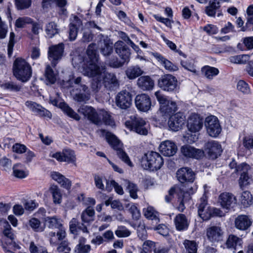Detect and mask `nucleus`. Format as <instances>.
Here are the masks:
<instances>
[{
  "instance_id": "nucleus-1",
  "label": "nucleus",
  "mask_w": 253,
  "mask_h": 253,
  "mask_svg": "<svg viewBox=\"0 0 253 253\" xmlns=\"http://www.w3.org/2000/svg\"><path fill=\"white\" fill-rule=\"evenodd\" d=\"M82 73L84 76L92 78L91 87L94 91H98L103 84L111 90L119 86V83L115 75L106 72L104 66L90 64L89 66L84 67Z\"/></svg>"
},
{
  "instance_id": "nucleus-2",
  "label": "nucleus",
  "mask_w": 253,
  "mask_h": 253,
  "mask_svg": "<svg viewBox=\"0 0 253 253\" xmlns=\"http://www.w3.org/2000/svg\"><path fill=\"white\" fill-rule=\"evenodd\" d=\"M13 74L17 80L25 83L28 81L32 76V67L25 59L17 58L14 61Z\"/></svg>"
},
{
  "instance_id": "nucleus-3",
  "label": "nucleus",
  "mask_w": 253,
  "mask_h": 253,
  "mask_svg": "<svg viewBox=\"0 0 253 253\" xmlns=\"http://www.w3.org/2000/svg\"><path fill=\"white\" fill-rule=\"evenodd\" d=\"M164 163L162 156L157 152H149L142 157L141 166L146 169L157 170L159 169Z\"/></svg>"
},
{
  "instance_id": "nucleus-4",
  "label": "nucleus",
  "mask_w": 253,
  "mask_h": 253,
  "mask_svg": "<svg viewBox=\"0 0 253 253\" xmlns=\"http://www.w3.org/2000/svg\"><path fill=\"white\" fill-rule=\"evenodd\" d=\"M105 135L106 139L112 147L116 151L117 154L120 159L129 166L132 167V164L127 154L123 150V144L112 133L102 130Z\"/></svg>"
},
{
  "instance_id": "nucleus-5",
  "label": "nucleus",
  "mask_w": 253,
  "mask_h": 253,
  "mask_svg": "<svg viewBox=\"0 0 253 253\" xmlns=\"http://www.w3.org/2000/svg\"><path fill=\"white\" fill-rule=\"evenodd\" d=\"M194 191L192 187L186 189L185 186L183 185L180 186L175 185L170 189V195H171L174 193H176L178 197V201L179 202V204L177 209L179 211L182 212L184 211L185 208L184 204L190 200V195Z\"/></svg>"
},
{
  "instance_id": "nucleus-6",
  "label": "nucleus",
  "mask_w": 253,
  "mask_h": 253,
  "mask_svg": "<svg viewBox=\"0 0 253 253\" xmlns=\"http://www.w3.org/2000/svg\"><path fill=\"white\" fill-rule=\"evenodd\" d=\"M131 122L126 121V126L137 133L146 135L149 129L148 122L142 118L133 116L131 117Z\"/></svg>"
},
{
  "instance_id": "nucleus-7",
  "label": "nucleus",
  "mask_w": 253,
  "mask_h": 253,
  "mask_svg": "<svg viewBox=\"0 0 253 253\" xmlns=\"http://www.w3.org/2000/svg\"><path fill=\"white\" fill-rule=\"evenodd\" d=\"M158 85L164 91L173 92L176 91L178 88V81L174 76L166 74L159 79Z\"/></svg>"
},
{
  "instance_id": "nucleus-8",
  "label": "nucleus",
  "mask_w": 253,
  "mask_h": 253,
  "mask_svg": "<svg viewBox=\"0 0 253 253\" xmlns=\"http://www.w3.org/2000/svg\"><path fill=\"white\" fill-rule=\"evenodd\" d=\"M205 126L208 134L212 137H217L222 130L218 118L214 116L207 117L205 120Z\"/></svg>"
},
{
  "instance_id": "nucleus-9",
  "label": "nucleus",
  "mask_w": 253,
  "mask_h": 253,
  "mask_svg": "<svg viewBox=\"0 0 253 253\" xmlns=\"http://www.w3.org/2000/svg\"><path fill=\"white\" fill-rule=\"evenodd\" d=\"M64 49V45L62 43L49 47L48 57L53 66L55 67L61 59L63 55Z\"/></svg>"
},
{
  "instance_id": "nucleus-10",
  "label": "nucleus",
  "mask_w": 253,
  "mask_h": 253,
  "mask_svg": "<svg viewBox=\"0 0 253 253\" xmlns=\"http://www.w3.org/2000/svg\"><path fill=\"white\" fill-rule=\"evenodd\" d=\"M132 102V95L126 90L119 92L115 97L116 105L121 109H126L130 107Z\"/></svg>"
},
{
  "instance_id": "nucleus-11",
  "label": "nucleus",
  "mask_w": 253,
  "mask_h": 253,
  "mask_svg": "<svg viewBox=\"0 0 253 253\" xmlns=\"http://www.w3.org/2000/svg\"><path fill=\"white\" fill-rule=\"evenodd\" d=\"M203 126V119L199 115L193 113L187 119V127L189 131L196 133L200 131Z\"/></svg>"
},
{
  "instance_id": "nucleus-12",
  "label": "nucleus",
  "mask_w": 253,
  "mask_h": 253,
  "mask_svg": "<svg viewBox=\"0 0 253 253\" xmlns=\"http://www.w3.org/2000/svg\"><path fill=\"white\" fill-rule=\"evenodd\" d=\"M78 112L91 123L97 125L100 124L99 113L98 114L93 107L83 105L78 109Z\"/></svg>"
},
{
  "instance_id": "nucleus-13",
  "label": "nucleus",
  "mask_w": 253,
  "mask_h": 253,
  "mask_svg": "<svg viewBox=\"0 0 253 253\" xmlns=\"http://www.w3.org/2000/svg\"><path fill=\"white\" fill-rule=\"evenodd\" d=\"M115 51L121 59L126 63L130 60V51L127 45L122 41H118L114 44Z\"/></svg>"
},
{
  "instance_id": "nucleus-14",
  "label": "nucleus",
  "mask_w": 253,
  "mask_h": 253,
  "mask_svg": "<svg viewBox=\"0 0 253 253\" xmlns=\"http://www.w3.org/2000/svg\"><path fill=\"white\" fill-rule=\"evenodd\" d=\"M97 44L100 52L105 56H108L113 52V42L108 37L102 34L98 36Z\"/></svg>"
},
{
  "instance_id": "nucleus-15",
  "label": "nucleus",
  "mask_w": 253,
  "mask_h": 253,
  "mask_svg": "<svg viewBox=\"0 0 253 253\" xmlns=\"http://www.w3.org/2000/svg\"><path fill=\"white\" fill-rule=\"evenodd\" d=\"M135 104L137 109L142 112H147L151 109L152 106L151 98L146 93L136 95Z\"/></svg>"
},
{
  "instance_id": "nucleus-16",
  "label": "nucleus",
  "mask_w": 253,
  "mask_h": 253,
  "mask_svg": "<svg viewBox=\"0 0 253 253\" xmlns=\"http://www.w3.org/2000/svg\"><path fill=\"white\" fill-rule=\"evenodd\" d=\"M205 151L211 159H215L220 156L222 150L220 144L217 141H208L205 145Z\"/></svg>"
},
{
  "instance_id": "nucleus-17",
  "label": "nucleus",
  "mask_w": 253,
  "mask_h": 253,
  "mask_svg": "<svg viewBox=\"0 0 253 253\" xmlns=\"http://www.w3.org/2000/svg\"><path fill=\"white\" fill-rule=\"evenodd\" d=\"M198 214L204 220H208L212 216L211 208L208 206L207 198L205 195L200 199L198 206Z\"/></svg>"
},
{
  "instance_id": "nucleus-18",
  "label": "nucleus",
  "mask_w": 253,
  "mask_h": 253,
  "mask_svg": "<svg viewBox=\"0 0 253 253\" xmlns=\"http://www.w3.org/2000/svg\"><path fill=\"white\" fill-rule=\"evenodd\" d=\"M185 117L183 113L178 112L171 115L169 120L168 125L173 131H177L180 129L184 124Z\"/></svg>"
},
{
  "instance_id": "nucleus-19",
  "label": "nucleus",
  "mask_w": 253,
  "mask_h": 253,
  "mask_svg": "<svg viewBox=\"0 0 253 253\" xmlns=\"http://www.w3.org/2000/svg\"><path fill=\"white\" fill-rule=\"evenodd\" d=\"M218 201L222 208L227 210L233 208L236 203V199L234 195L228 192L221 193L219 196Z\"/></svg>"
},
{
  "instance_id": "nucleus-20",
  "label": "nucleus",
  "mask_w": 253,
  "mask_h": 253,
  "mask_svg": "<svg viewBox=\"0 0 253 253\" xmlns=\"http://www.w3.org/2000/svg\"><path fill=\"white\" fill-rule=\"evenodd\" d=\"M52 157L59 162H66L68 163L75 164L76 161L74 151L70 149H64L62 152H56L53 154Z\"/></svg>"
},
{
  "instance_id": "nucleus-21",
  "label": "nucleus",
  "mask_w": 253,
  "mask_h": 253,
  "mask_svg": "<svg viewBox=\"0 0 253 253\" xmlns=\"http://www.w3.org/2000/svg\"><path fill=\"white\" fill-rule=\"evenodd\" d=\"M223 232L219 226H212L207 229L208 239L212 243L222 240Z\"/></svg>"
},
{
  "instance_id": "nucleus-22",
  "label": "nucleus",
  "mask_w": 253,
  "mask_h": 253,
  "mask_svg": "<svg viewBox=\"0 0 253 253\" xmlns=\"http://www.w3.org/2000/svg\"><path fill=\"white\" fill-rule=\"evenodd\" d=\"M159 150L164 156L170 157L176 153L177 148L173 142L170 140H166L161 143L159 146Z\"/></svg>"
},
{
  "instance_id": "nucleus-23",
  "label": "nucleus",
  "mask_w": 253,
  "mask_h": 253,
  "mask_svg": "<svg viewBox=\"0 0 253 253\" xmlns=\"http://www.w3.org/2000/svg\"><path fill=\"white\" fill-rule=\"evenodd\" d=\"M177 179L181 183L186 182H193L195 179V174L191 169L188 168H182L176 172Z\"/></svg>"
},
{
  "instance_id": "nucleus-24",
  "label": "nucleus",
  "mask_w": 253,
  "mask_h": 253,
  "mask_svg": "<svg viewBox=\"0 0 253 253\" xmlns=\"http://www.w3.org/2000/svg\"><path fill=\"white\" fill-rule=\"evenodd\" d=\"M50 102L55 106H59L60 108L70 117L76 120L80 119V116L72 108L64 102L60 101L58 98H53L50 97Z\"/></svg>"
},
{
  "instance_id": "nucleus-25",
  "label": "nucleus",
  "mask_w": 253,
  "mask_h": 253,
  "mask_svg": "<svg viewBox=\"0 0 253 253\" xmlns=\"http://www.w3.org/2000/svg\"><path fill=\"white\" fill-rule=\"evenodd\" d=\"M252 224V219L248 215L241 214L235 218V227L241 231L248 230Z\"/></svg>"
},
{
  "instance_id": "nucleus-26",
  "label": "nucleus",
  "mask_w": 253,
  "mask_h": 253,
  "mask_svg": "<svg viewBox=\"0 0 253 253\" xmlns=\"http://www.w3.org/2000/svg\"><path fill=\"white\" fill-rule=\"evenodd\" d=\"M66 237L65 228L58 229L56 232L51 231L49 233V241L51 246H57L60 242L64 241Z\"/></svg>"
},
{
  "instance_id": "nucleus-27",
  "label": "nucleus",
  "mask_w": 253,
  "mask_h": 253,
  "mask_svg": "<svg viewBox=\"0 0 253 253\" xmlns=\"http://www.w3.org/2000/svg\"><path fill=\"white\" fill-rule=\"evenodd\" d=\"M251 167L246 163H242L238 166L237 171H242L239 180V183L241 188L249 184V177L247 173Z\"/></svg>"
},
{
  "instance_id": "nucleus-28",
  "label": "nucleus",
  "mask_w": 253,
  "mask_h": 253,
  "mask_svg": "<svg viewBox=\"0 0 253 253\" xmlns=\"http://www.w3.org/2000/svg\"><path fill=\"white\" fill-rule=\"evenodd\" d=\"M182 154L186 157L199 159L204 156V151L198 149H196L189 145H185L181 147Z\"/></svg>"
},
{
  "instance_id": "nucleus-29",
  "label": "nucleus",
  "mask_w": 253,
  "mask_h": 253,
  "mask_svg": "<svg viewBox=\"0 0 253 253\" xmlns=\"http://www.w3.org/2000/svg\"><path fill=\"white\" fill-rule=\"evenodd\" d=\"M63 220L61 218L57 216H46L44 217V224L49 229L65 228L62 224Z\"/></svg>"
},
{
  "instance_id": "nucleus-30",
  "label": "nucleus",
  "mask_w": 253,
  "mask_h": 253,
  "mask_svg": "<svg viewBox=\"0 0 253 253\" xmlns=\"http://www.w3.org/2000/svg\"><path fill=\"white\" fill-rule=\"evenodd\" d=\"M25 105L33 112L37 113L40 116H47L48 117H50L51 116V114L48 111L36 102L27 101L26 102Z\"/></svg>"
},
{
  "instance_id": "nucleus-31",
  "label": "nucleus",
  "mask_w": 253,
  "mask_h": 253,
  "mask_svg": "<svg viewBox=\"0 0 253 253\" xmlns=\"http://www.w3.org/2000/svg\"><path fill=\"white\" fill-rule=\"evenodd\" d=\"M86 53L87 56L90 59V61L88 62L86 64L84 63L82 65V70L84 69V66H89L90 64H94L96 62H97L98 59V55L97 54L96 50L95 44L91 43L90 44L87 49Z\"/></svg>"
},
{
  "instance_id": "nucleus-32",
  "label": "nucleus",
  "mask_w": 253,
  "mask_h": 253,
  "mask_svg": "<svg viewBox=\"0 0 253 253\" xmlns=\"http://www.w3.org/2000/svg\"><path fill=\"white\" fill-rule=\"evenodd\" d=\"M95 211L92 208L88 206L81 214L82 223L86 225V228L94 220Z\"/></svg>"
},
{
  "instance_id": "nucleus-33",
  "label": "nucleus",
  "mask_w": 253,
  "mask_h": 253,
  "mask_svg": "<svg viewBox=\"0 0 253 253\" xmlns=\"http://www.w3.org/2000/svg\"><path fill=\"white\" fill-rule=\"evenodd\" d=\"M174 221L176 229L178 231L186 230L189 224V221L186 216L182 213L177 214L175 216Z\"/></svg>"
},
{
  "instance_id": "nucleus-34",
  "label": "nucleus",
  "mask_w": 253,
  "mask_h": 253,
  "mask_svg": "<svg viewBox=\"0 0 253 253\" xmlns=\"http://www.w3.org/2000/svg\"><path fill=\"white\" fill-rule=\"evenodd\" d=\"M137 85L143 90H149L153 89L154 82L149 76H141L137 80Z\"/></svg>"
},
{
  "instance_id": "nucleus-35",
  "label": "nucleus",
  "mask_w": 253,
  "mask_h": 253,
  "mask_svg": "<svg viewBox=\"0 0 253 253\" xmlns=\"http://www.w3.org/2000/svg\"><path fill=\"white\" fill-rule=\"evenodd\" d=\"M154 56L159 62H161L166 70L170 72H174L178 70V68L176 65L164 58L161 55L158 53H155L154 54Z\"/></svg>"
},
{
  "instance_id": "nucleus-36",
  "label": "nucleus",
  "mask_w": 253,
  "mask_h": 253,
  "mask_svg": "<svg viewBox=\"0 0 253 253\" xmlns=\"http://www.w3.org/2000/svg\"><path fill=\"white\" fill-rule=\"evenodd\" d=\"M220 4L217 0L210 1L209 5L205 8V12L211 17H214L216 11L220 8Z\"/></svg>"
},
{
  "instance_id": "nucleus-37",
  "label": "nucleus",
  "mask_w": 253,
  "mask_h": 253,
  "mask_svg": "<svg viewBox=\"0 0 253 253\" xmlns=\"http://www.w3.org/2000/svg\"><path fill=\"white\" fill-rule=\"evenodd\" d=\"M53 198V202L55 204H59L62 202V195L61 190L56 185H51L49 188Z\"/></svg>"
},
{
  "instance_id": "nucleus-38",
  "label": "nucleus",
  "mask_w": 253,
  "mask_h": 253,
  "mask_svg": "<svg viewBox=\"0 0 253 253\" xmlns=\"http://www.w3.org/2000/svg\"><path fill=\"white\" fill-rule=\"evenodd\" d=\"M143 74V70L138 66H130L126 71L127 77L130 80L135 79Z\"/></svg>"
},
{
  "instance_id": "nucleus-39",
  "label": "nucleus",
  "mask_w": 253,
  "mask_h": 253,
  "mask_svg": "<svg viewBox=\"0 0 253 253\" xmlns=\"http://www.w3.org/2000/svg\"><path fill=\"white\" fill-rule=\"evenodd\" d=\"M201 71L203 74L209 80L212 79L214 76L219 74V70L217 68L209 66L203 67Z\"/></svg>"
},
{
  "instance_id": "nucleus-40",
  "label": "nucleus",
  "mask_w": 253,
  "mask_h": 253,
  "mask_svg": "<svg viewBox=\"0 0 253 253\" xmlns=\"http://www.w3.org/2000/svg\"><path fill=\"white\" fill-rule=\"evenodd\" d=\"M70 230L72 233H74L77 230V228L83 231L84 233H88L86 228V225L84 223H79L77 219L73 218L70 221L69 223Z\"/></svg>"
},
{
  "instance_id": "nucleus-41",
  "label": "nucleus",
  "mask_w": 253,
  "mask_h": 253,
  "mask_svg": "<svg viewBox=\"0 0 253 253\" xmlns=\"http://www.w3.org/2000/svg\"><path fill=\"white\" fill-rule=\"evenodd\" d=\"M45 77L47 84H53L56 81V74L54 72L49 65L46 66Z\"/></svg>"
},
{
  "instance_id": "nucleus-42",
  "label": "nucleus",
  "mask_w": 253,
  "mask_h": 253,
  "mask_svg": "<svg viewBox=\"0 0 253 253\" xmlns=\"http://www.w3.org/2000/svg\"><path fill=\"white\" fill-rule=\"evenodd\" d=\"M23 167L21 164H16L13 166V174L15 177L23 178L27 176L28 173L23 169Z\"/></svg>"
},
{
  "instance_id": "nucleus-43",
  "label": "nucleus",
  "mask_w": 253,
  "mask_h": 253,
  "mask_svg": "<svg viewBox=\"0 0 253 253\" xmlns=\"http://www.w3.org/2000/svg\"><path fill=\"white\" fill-rule=\"evenodd\" d=\"M46 36L48 38H52L58 33V29L56 24L53 22L48 23L45 26Z\"/></svg>"
},
{
  "instance_id": "nucleus-44",
  "label": "nucleus",
  "mask_w": 253,
  "mask_h": 253,
  "mask_svg": "<svg viewBox=\"0 0 253 253\" xmlns=\"http://www.w3.org/2000/svg\"><path fill=\"white\" fill-rule=\"evenodd\" d=\"M226 244L227 248L235 249L237 246L241 245L242 240L235 235H230L229 236Z\"/></svg>"
},
{
  "instance_id": "nucleus-45",
  "label": "nucleus",
  "mask_w": 253,
  "mask_h": 253,
  "mask_svg": "<svg viewBox=\"0 0 253 253\" xmlns=\"http://www.w3.org/2000/svg\"><path fill=\"white\" fill-rule=\"evenodd\" d=\"M113 187L115 190V191L120 195H123L124 194V190L121 186L119 185L115 181L112 180L111 181H107L106 190L110 192L112 189Z\"/></svg>"
},
{
  "instance_id": "nucleus-46",
  "label": "nucleus",
  "mask_w": 253,
  "mask_h": 253,
  "mask_svg": "<svg viewBox=\"0 0 253 253\" xmlns=\"http://www.w3.org/2000/svg\"><path fill=\"white\" fill-rule=\"evenodd\" d=\"M144 216L148 219L155 220L156 223L159 222V219L157 217V212L155 211L151 207H149L143 210Z\"/></svg>"
},
{
  "instance_id": "nucleus-47",
  "label": "nucleus",
  "mask_w": 253,
  "mask_h": 253,
  "mask_svg": "<svg viewBox=\"0 0 253 253\" xmlns=\"http://www.w3.org/2000/svg\"><path fill=\"white\" fill-rule=\"evenodd\" d=\"M29 225L35 232H42L44 227L42 226L41 222L36 218H32L29 220Z\"/></svg>"
},
{
  "instance_id": "nucleus-48",
  "label": "nucleus",
  "mask_w": 253,
  "mask_h": 253,
  "mask_svg": "<svg viewBox=\"0 0 253 253\" xmlns=\"http://www.w3.org/2000/svg\"><path fill=\"white\" fill-rule=\"evenodd\" d=\"M160 110L165 114H170L176 111L177 105L175 102L170 100L165 106L161 107Z\"/></svg>"
},
{
  "instance_id": "nucleus-49",
  "label": "nucleus",
  "mask_w": 253,
  "mask_h": 253,
  "mask_svg": "<svg viewBox=\"0 0 253 253\" xmlns=\"http://www.w3.org/2000/svg\"><path fill=\"white\" fill-rule=\"evenodd\" d=\"M240 201L242 204L245 207H248L250 205L253 201V197L249 191H246L242 193Z\"/></svg>"
},
{
  "instance_id": "nucleus-50",
  "label": "nucleus",
  "mask_w": 253,
  "mask_h": 253,
  "mask_svg": "<svg viewBox=\"0 0 253 253\" xmlns=\"http://www.w3.org/2000/svg\"><path fill=\"white\" fill-rule=\"evenodd\" d=\"M100 117V123H101V119L104 123L107 125L113 126L114 125V122L111 116L107 111L102 110L99 112Z\"/></svg>"
},
{
  "instance_id": "nucleus-51",
  "label": "nucleus",
  "mask_w": 253,
  "mask_h": 253,
  "mask_svg": "<svg viewBox=\"0 0 253 253\" xmlns=\"http://www.w3.org/2000/svg\"><path fill=\"white\" fill-rule=\"evenodd\" d=\"M85 239L84 238H81L79 243L76 247L78 253H87L90 249V247L88 245H84Z\"/></svg>"
},
{
  "instance_id": "nucleus-52",
  "label": "nucleus",
  "mask_w": 253,
  "mask_h": 253,
  "mask_svg": "<svg viewBox=\"0 0 253 253\" xmlns=\"http://www.w3.org/2000/svg\"><path fill=\"white\" fill-rule=\"evenodd\" d=\"M115 233L119 238H126L130 235L131 232L124 226H119Z\"/></svg>"
},
{
  "instance_id": "nucleus-53",
  "label": "nucleus",
  "mask_w": 253,
  "mask_h": 253,
  "mask_svg": "<svg viewBox=\"0 0 253 253\" xmlns=\"http://www.w3.org/2000/svg\"><path fill=\"white\" fill-rule=\"evenodd\" d=\"M184 245L188 253H197V246L195 242L186 240L184 242Z\"/></svg>"
},
{
  "instance_id": "nucleus-54",
  "label": "nucleus",
  "mask_w": 253,
  "mask_h": 253,
  "mask_svg": "<svg viewBox=\"0 0 253 253\" xmlns=\"http://www.w3.org/2000/svg\"><path fill=\"white\" fill-rule=\"evenodd\" d=\"M0 86L4 89L12 91H18L21 89V86L12 82H8L0 84Z\"/></svg>"
},
{
  "instance_id": "nucleus-55",
  "label": "nucleus",
  "mask_w": 253,
  "mask_h": 253,
  "mask_svg": "<svg viewBox=\"0 0 253 253\" xmlns=\"http://www.w3.org/2000/svg\"><path fill=\"white\" fill-rule=\"evenodd\" d=\"M32 22V19L28 17H22L18 18L16 21L15 26L18 28H22L27 24Z\"/></svg>"
},
{
  "instance_id": "nucleus-56",
  "label": "nucleus",
  "mask_w": 253,
  "mask_h": 253,
  "mask_svg": "<svg viewBox=\"0 0 253 253\" xmlns=\"http://www.w3.org/2000/svg\"><path fill=\"white\" fill-rule=\"evenodd\" d=\"M16 6L18 9L22 10L30 7L31 0H14Z\"/></svg>"
},
{
  "instance_id": "nucleus-57",
  "label": "nucleus",
  "mask_w": 253,
  "mask_h": 253,
  "mask_svg": "<svg viewBox=\"0 0 253 253\" xmlns=\"http://www.w3.org/2000/svg\"><path fill=\"white\" fill-rule=\"evenodd\" d=\"M237 89L244 94H249L250 89L248 84L243 80H240L237 84Z\"/></svg>"
},
{
  "instance_id": "nucleus-58",
  "label": "nucleus",
  "mask_w": 253,
  "mask_h": 253,
  "mask_svg": "<svg viewBox=\"0 0 253 253\" xmlns=\"http://www.w3.org/2000/svg\"><path fill=\"white\" fill-rule=\"evenodd\" d=\"M14 238L5 240V241H3L4 243L1 242V244H3L5 245V246H7V249H8L10 250H12L13 251H16L20 249V246L14 241Z\"/></svg>"
},
{
  "instance_id": "nucleus-59",
  "label": "nucleus",
  "mask_w": 253,
  "mask_h": 253,
  "mask_svg": "<svg viewBox=\"0 0 253 253\" xmlns=\"http://www.w3.org/2000/svg\"><path fill=\"white\" fill-rule=\"evenodd\" d=\"M129 211L132 215V217L134 220H138L139 219L141 214L139 210L136 206L133 204H128Z\"/></svg>"
},
{
  "instance_id": "nucleus-60",
  "label": "nucleus",
  "mask_w": 253,
  "mask_h": 253,
  "mask_svg": "<svg viewBox=\"0 0 253 253\" xmlns=\"http://www.w3.org/2000/svg\"><path fill=\"white\" fill-rule=\"evenodd\" d=\"M127 189L128 190L130 196L132 198L136 199L138 198L137 192L138 191V189L136 185L129 182L128 183Z\"/></svg>"
},
{
  "instance_id": "nucleus-61",
  "label": "nucleus",
  "mask_w": 253,
  "mask_h": 253,
  "mask_svg": "<svg viewBox=\"0 0 253 253\" xmlns=\"http://www.w3.org/2000/svg\"><path fill=\"white\" fill-rule=\"evenodd\" d=\"M4 223L5 224V226L3 231V234L4 236L3 241H5V240L14 239V235L11 231V228L10 225L8 224L7 221H4Z\"/></svg>"
},
{
  "instance_id": "nucleus-62",
  "label": "nucleus",
  "mask_w": 253,
  "mask_h": 253,
  "mask_svg": "<svg viewBox=\"0 0 253 253\" xmlns=\"http://www.w3.org/2000/svg\"><path fill=\"white\" fill-rule=\"evenodd\" d=\"M155 95L156 96L157 100L159 101L161 107H163V106H165L167 103H169L170 100H168L166 97L162 94L160 91H157L155 92Z\"/></svg>"
},
{
  "instance_id": "nucleus-63",
  "label": "nucleus",
  "mask_w": 253,
  "mask_h": 253,
  "mask_svg": "<svg viewBox=\"0 0 253 253\" xmlns=\"http://www.w3.org/2000/svg\"><path fill=\"white\" fill-rule=\"evenodd\" d=\"M0 165L3 168L4 170L10 169L12 166L11 161L5 157H3L0 160Z\"/></svg>"
},
{
  "instance_id": "nucleus-64",
  "label": "nucleus",
  "mask_w": 253,
  "mask_h": 253,
  "mask_svg": "<svg viewBox=\"0 0 253 253\" xmlns=\"http://www.w3.org/2000/svg\"><path fill=\"white\" fill-rule=\"evenodd\" d=\"M243 145L247 149H253V136H247L243 139Z\"/></svg>"
}]
</instances>
